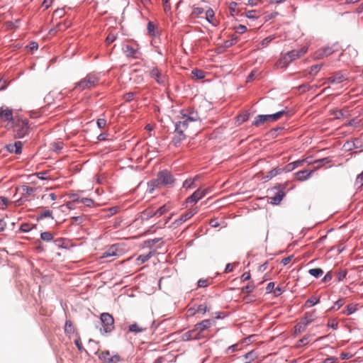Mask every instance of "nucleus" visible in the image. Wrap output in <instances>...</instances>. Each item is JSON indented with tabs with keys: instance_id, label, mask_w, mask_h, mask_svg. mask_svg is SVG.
<instances>
[{
	"instance_id": "45",
	"label": "nucleus",
	"mask_w": 363,
	"mask_h": 363,
	"mask_svg": "<svg viewBox=\"0 0 363 363\" xmlns=\"http://www.w3.org/2000/svg\"><path fill=\"white\" fill-rule=\"evenodd\" d=\"M99 357L100 359L104 361L105 362L108 363L109 359L111 357L109 351L107 350V351H105V352H102L99 354Z\"/></svg>"
},
{
	"instance_id": "27",
	"label": "nucleus",
	"mask_w": 363,
	"mask_h": 363,
	"mask_svg": "<svg viewBox=\"0 0 363 363\" xmlns=\"http://www.w3.org/2000/svg\"><path fill=\"white\" fill-rule=\"evenodd\" d=\"M308 274L315 278H319L323 274V270L320 268H313L308 270Z\"/></svg>"
},
{
	"instance_id": "7",
	"label": "nucleus",
	"mask_w": 363,
	"mask_h": 363,
	"mask_svg": "<svg viewBox=\"0 0 363 363\" xmlns=\"http://www.w3.org/2000/svg\"><path fill=\"white\" fill-rule=\"evenodd\" d=\"M100 320L102 324L101 333H111L114 329V318L108 313H102L100 315Z\"/></svg>"
},
{
	"instance_id": "58",
	"label": "nucleus",
	"mask_w": 363,
	"mask_h": 363,
	"mask_svg": "<svg viewBox=\"0 0 363 363\" xmlns=\"http://www.w3.org/2000/svg\"><path fill=\"white\" fill-rule=\"evenodd\" d=\"M347 274V270H342V271L339 272L337 274V281H342L346 277Z\"/></svg>"
},
{
	"instance_id": "17",
	"label": "nucleus",
	"mask_w": 363,
	"mask_h": 363,
	"mask_svg": "<svg viewBox=\"0 0 363 363\" xmlns=\"http://www.w3.org/2000/svg\"><path fill=\"white\" fill-rule=\"evenodd\" d=\"M122 50L125 53V55L127 57H132V58H135V59L138 58V49L134 48L133 46H131L128 44L123 45Z\"/></svg>"
},
{
	"instance_id": "37",
	"label": "nucleus",
	"mask_w": 363,
	"mask_h": 363,
	"mask_svg": "<svg viewBox=\"0 0 363 363\" xmlns=\"http://www.w3.org/2000/svg\"><path fill=\"white\" fill-rule=\"evenodd\" d=\"M147 32H148L150 35H151V36H155L156 35L155 26L153 22L149 21L147 23Z\"/></svg>"
},
{
	"instance_id": "21",
	"label": "nucleus",
	"mask_w": 363,
	"mask_h": 363,
	"mask_svg": "<svg viewBox=\"0 0 363 363\" xmlns=\"http://www.w3.org/2000/svg\"><path fill=\"white\" fill-rule=\"evenodd\" d=\"M303 162H304L303 160H296L291 163H289L288 164L285 165L284 167H282L284 170V173H288V172L293 171L294 169L297 168L301 164H302L303 163Z\"/></svg>"
},
{
	"instance_id": "16",
	"label": "nucleus",
	"mask_w": 363,
	"mask_h": 363,
	"mask_svg": "<svg viewBox=\"0 0 363 363\" xmlns=\"http://www.w3.org/2000/svg\"><path fill=\"white\" fill-rule=\"evenodd\" d=\"M282 173H284V170L282 167L278 166L272 170L269 171L267 174L263 177L262 179L264 180V182H267L269 180H271L272 178L275 177L277 175L281 174Z\"/></svg>"
},
{
	"instance_id": "31",
	"label": "nucleus",
	"mask_w": 363,
	"mask_h": 363,
	"mask_svg": "<svg viewBox=\"0 0 363 363\" xmlns=\"http://www.w3.org/2000/svg\"><path fill=\"white\" fill-rule=\"evenodd\" d=\"M319 302H320L319 297L312 296L306 301L305 306L306 307H311V306H313L315 304L318 303Z\"/></svg>"
},
{
	"instance_id": "46",
	"label": "nucleus",
	"mask_w": 363,
	"mask_h": 363,
	"mask_svg": "<svg viewBox=\"0 0 363 363\" xmlns=\"http://www.w3.org/2000/svg\"><path fill=\"white\" fill-rule=\"evenodd\" d=\"M254 289H255V285L252 284H249L243 286L241 289V291H242V293H245V294H250L251 292H252Z\"/></svg>"
},
{
	"instance_id": "34",
	"label": "nucleus",
	"mask_w": 363,
	"mask_h": 363,
	"mask_svg": "<svg viewBox=\"0 0 363 363\" xmlns=\"http://www.w3.org/2000/svg\"><path fill=\"white\" fill-rule=\"evenodd\" d=\"M191 74L197 79H203L205 77L204 72L203 70H201V69H194L191 71Z\"/></svg>"
},
{
	"instance_id": "53",
	"label": "nucleus",
	"mask_w": 363,
	"mask_h": 363,
	"mask_svg": "<svg viewBox=\"0 0 363 363\" xmlns=\"http://www.w3.org/2000/svg\"><path fill=\"white\" fill-rule=\"evenodd\" d=\"M344 304V301L342 298L338 299L334 303V306L330 308V310L337 311L340 309Z\"/></svg>"
},
{
	"instance_id": "28",
	"label": "nucleus",
	"mask_w": 363,
	"mask_h": 363,
	"mask_svg": "<svg viewBox=\"0 0 363 363\" xmlns=\"http://www.w3.org/2000/svg\"><path fill=\"white\" fill-rule=\"evenodd\" d=\"M45 218H51L52 219H54V218L52 215V211L50 210H45V211L40 213L39 214H38V216L36 217V220L38 221H39Z\"/></svg>"
},
{
	"instance_id": "13",
	"label": "nucleus",
	"mask_w": 363,
	"mask_h": 363,
	"mask_svg": "<svg viewBox=\"0 0 363 363\" xmlns=\"http://www.w3.org/2000/svg\"><path fill=\"white\" fill-rule=\"evenodd\" d=\"M196 213V210H191V211H189L182 214L178 219L175 220L172 223V226L173 228L179 227L184 222H185L186 220L190 219Z\"/></svg>"
},
{
	"instance_id": "26",
	"label": "nucleus",
	"mask_w": 363,
	"mask_h": 363,
	"mask_svg": "<svg viewBox=\"0 0 363 363\" xmlns=\"http://www.w3.org/2000/svg\"><path fill=\"white\" fill-rule=\"evenodd\" d=\"M238 41V37L235 35V34H233L231 35V38L230 40H225L224 42V47L226 48H228L233 45H234L235 44H236Z\"/></svg>"
},
{
	"instance_id": "9",
	"label": "nucleus",
	"mask_w": 363,
	"mask_h": 363,
	"mask_svg": "<svg viewBox=\"0 0 363 363\" xmlns=\"http://www.w3.org/2000/svg\"><path fill=\"white\" fill-rule=\"evenodd\" d=\"M314 320L313 313H306L301 321L295 326V334L299 335L305 331L306 326Z\"/></svg>"
},
{
	"instance_id": "30",
	"label": "nucleus",
	"mask_w": 363,
	"mask_h": 363,
	"mask_svg": "<svg viewBox=\"0 0 363 363\" xmlns=\"http://www.w3.org/2000/svg\"><path fill=\"white\" fill-rule=\"evenodd\" d=\"M128 330L131 333H139L145 330V328L139 327V325L135 323L128 326Z\"/></svg>"
},
{
	"instance_id": "12",
	"label": "nucleus",
	"mask_w": 363,
	"mask_h": 363,
	"mask_svg": "<svg viewBox=\"0 0 363 363\" xmlns=\"http://www.w3.org/2000/svg\"><path fill=\"white\" fill-rule=\"evenodd\" d=\"M150 76L155 79L156 82L161 85H164L166 82V78L165 76L162 75L161 74L160 70L158 69L157 67H154L150 71Z\"/></svg>"
},
{
	"instance_id": "14",
	"label": "nucleus",
	"mask_w": 363,
	"mask_h": 363,
	"mask_svg": "<svg viewBox=\"0 0 363 363\" xmlns=\"http://www.w3.org/2000/svg\"><path fill=\"white\" fill-rule=\"evenodd\" d=\"M196 328L194 327L192 330H190L184 333L182 335V340L183 341H189L191 340H200L203 337L201 335H199L196 331Z\"/></svg>"
},
{
	"instance_id": "42",
	"label": "nucleus",
	"mask_w": 363,
	"mask_h": 363,
	"mask_svg": "<svg viewBox=\"0 0 363 363\" xmlns=\"http://www.w3.org/2000/svg\"><path fill=\"white\" fill-rule=\"evenodd\" d=\"M183 187L184 188H194L196 187L194 179H187L183 182Z\"/></svg>"
},
{
	"instance_id": "41",
	"label": "nucleus",
	"mask_w": 363,
	"mask_h": 363,
	"mask_svg": "<svg viewBox=\"0 0 363 363\" xmlns=\"http://www.w3.org/2000/svg\"><path fill=\"white\" fill-rule=\"evenodd\" d=\"M116 249L114 247V245H112L107 251L104 252L103 257H108L111 256L116 255Z\"/></svg>"
},
{
	"instance_id": "39",
	"label": "nucleus",
	"mask_w": 363,
	"mask_h": 363,
	"mask_svg": "<svg viewBox=\"0 0 363 363\" xmlns=\"http://www.w3.org/2000/svg\"><path fill=\"white\" fill-rule=\"evenodd\" d=\"M161 240V238L149 239L145 241V245L146 247H152L156 243L159 242Z\"/></svg>"
},
{
	"instance_id": "33",
	"label": "nucleus",
	"mask_w": 363,
	"mask_h": 363,
	"mask_svg": "<svg viewBox=\"0 0 363 363\" xmlns=\"http://www.w3.org/2000/svg\"><path fill=\"white\" fill-rule=\"evenodd\" d=\"M361 143V141H359L358 139H356L355 141H347L345 145H344V147H347L348 150H352V148H356V149H358L359 147H358V145L357 143Z\"/></svg>"
},
{
	"instance_id": "54",
	"label": "nucleus",
	"mask_w": 363,
	"mask_h": 363,
	"mask_svg": "<svg viewBox=\"0 0 363 363\" xmlns=\"http://www.w3.org/2000/svg\"><path fill=\"white\" fill-rule=\"evenodd\" d=\"M357 310V308L356 307V305L349 304L347 306L346 314L348 315H351V314L354 313V312H356Z\"/></svg>"
},
{
	"instance_id": "60",
	"label": "nucleus",
	"mask_w": 363,
	"mask_h": 363,
	"mask_svg": "<svg viewBox=\"0 0 363 363\" xmlns=\"http://www.w3.org/2000/svg\"><path fill=\"white\" fill-rule=\"evenodd\" d=\"M28 199V197L26 196H23L17 199L16 201H15V205L16 206H21L23 205L26 201H27Z\"/></svg>"
},
{
	"instance_id": "57",
	"label": "nucleus",
	"mask_w": 363,
	"mask_h": 363,
	"mask_svg": "<svg viewBox=\"0 0 363 363\" xmlns=\"http://www.w3.org/2000/svg\"><path fill=\"white\" fill-rule=\"evenodd\" d=\"M9 203V199L4 196H0V208L4 209Z\"/></svg>"
},
{
	"instance_id": "49",
	"label": "nucleus",
	"mask_w": 363,
	"mask_h": 363,
	"mask_svg": "<svg viewBox=\"0 0 363 363\" xmlns=\"http://www.w3.org/2000/svg\"><path fill=\"white\" fill-rule=\"evenodd\" d=\"M335 82L337 84L342 82L346 78L341 72H337L334 74Z\"/></svg>"
},
{
	"instance_id": "6",
	"label": "nucleus",
	"mask_w": 363,
	"mask_h": 363,
	"mask_svg": "<svg viewBox=\"0 0 363 363\" xmlns=\"http://www.w3.org/2000/svg\"><path fill=\"white\" fill-rule=\"evenodd\" d=\"M287 187V184H277L272 189L271 191L277 190V191L275 193V195L273 196L269 197L270 203L272 205L277 206L280 204L281 201L284 199V197L286 196V193L284 190Z\"/></svg>"
},
{
	"instance_id": "19",
	"label": "nucleus",
	"mask_w": 363,
	"mask_h": 363,
	"mask_svg": "<svg viewBox=\"0 0 363 363\" xmlns=\"http://www.w3.org/2000/svg\"><path fill=\"white\" fill-rule=\"evenodd\" d=\"M181 113L183 116V121H187L188 124L189 121H197L200 119V117L197 111H188V113H184V111L182 110L181 111Z\"/></svg>"
},
{
	"instance_id": "15",
	"label": "nucleus",
	"mask_w": 363,
	"mask_h": 363,
	"mask_svg": "<svg viewBox=\"0 0 363 363\" xmlns=\"http://www.w3.org/2000/svg\"><path fill=\"white\" fill-rule=\"evenodd\" d=\"M215 321L212 319H205L200 323H196L194 325V328H196V331L199 335H201V333L206 330H207L209 327H211Z\"/></svg>"
},
{
	"instance_id": "43",
	"label": "nucleus",
	"mask_w": 363,
	"mask_h": 363,
	"mask_svg": "<svg viewBox=\"0 0 363 363\" xmlns=\"http://www.w3.org/2000/svg\"><path fill=\"white\" fill-rule=\"evenodd\" d=\"M214 17V11L212 9H208L206 11V20L209 23L213 24L212 18Z\"/></svg>"
},
{
	"instance_id": "62",
	"label": "nucleus",
	"mask_w": 363,
	"mask_h": 363,
	"mask_svg": "<svg viewBox=\"0 0 363 363\" xmlns=\"http://www.w3.org/2000/svg\"><path fill=\"white\" fill-rule=\"evenodd\" d=\"M333 279V273L331 271L328 272L323 277L322 281L324 283L330 281Z\"/></svg>"
},
{
	"instance_id": "44",
	"label": "nucleus",
	"mask_w": 363,
	"mask_h": 363,
	"mask_svg": "<svg viewBox=\"0 0 363 363\" xmlns=\"http://www.w3.org/2000/svg\"><path fill=\"white\" fill-rule=\"evenodd\" d=\"M21 189L23 191V193H22L23 196H25V194L30 195L35 190L34 188L30 187L27 185H23L21 186Z\"/></svg>"
},
{
	"instance_id": "32",
	"label": "nucleus",
	"mask_w": 363,
	"mask_h": 363,
	"mask_svg": "<svg viewBox=\"0 0 363 363\" xmlns=\"http://www.w3.org/2000/svg\"><path fill=\"white\" fill-rule=\"evenodd\" d=\"M40 239L45 242H50L53 240V235L50 232L45 231L40 233Z\"/></svg>"
},
{
	"instance_id": "40",
	"label": "nucleus",
	"mask_w": 363,
	"mask_h": 363,
	"mask_svg": "<svg viewBox=\"0 0 363 363\" xmlns=\"http://www.w3.org/2000/svg\"><path fill=\"white\" fill-rule=\"evenodd\" d=\"M143 215L146 216V219H149L154 216H157L156 211L152 208H147L143 212Z\"/></svg>"
},
{
	"instance_id": "38",
	"label": "nucleus",
	"mask_w": 363,
	"mask_h": 363,
	"mask_svg": "<svg viewBox=\"0 0 363 363\" xmlns=\"http://www.w3.org/2000/svg\"><path fill=\"white\" fill-rule=\"evenodd\" d=\"M331 162V160L330 157H323L321 159H318L314 161V163L318 164V167H322L326 164H328Z\"/></svg>"
},
{
	"instance_id": "47",
	"label": "nucleus",
	"mask_w": 363,
	"mask_h": 363,
	"mask_svg": "<svg viewBox=\"0 0 363 363\" xmlns=\"http://www.w3.org/2000/svg\"><path fill=\"white\" fill-rule=\"evenodd\" d=\"M323 65H314L310 67L309 74H317L321 69Z\"/></svg>"
},
{
	"instance_id": "64",
	"label": "nucleus",
	"mask_w": 363,
	"mask_h": 363,
	"mask_svg": "<svg viewBox=\"0 0 363 363\" xmlns=\"http://www.w3.org/2000/svg\"><path fill=\"white\" fill-rule=\"evenodd\" d=\"M121 361V357L118 354H115L110 357L108 363H118Z\"/></svg>"
},
{
	"instance_id": "4",
	"label": "nucleus",
	"mask_w": 363,
	"mask_h": 363,
	"mask_svg": "<svg viewBox=\"0 0 363 363\" xmlns=\"http://www.w3.org/2000/svg\"><path fill=\"white\" fill-rule=\"evenodd\" d=\"M98 82L99 78L96 75L89 74L86 77L77 82L74 89L79 91L85 89H91L98 84Z\"/></svg>"
},
{
	"instance_id": "29",
	"label": "nucleus",
	"mask_w": 363,
	"mask_h": 363,
	"mask_svg": "<svg viewBox=\"0 0 363 363\" xmlns=\"http://www.w3.org/2000/svg\"><path fill=\"white\" fill-rule=\"evenodd\" d=\"M250 114L249 113H244L238 115L236 117V123L238 125L242 124L243 122L247 121L250 118Z\"/></svg>"
},
{
	"instance_id": "22",
	"label": "nucleus",
	"mask_w": 363,
	"mask_h": 363,
	"mask_svg": "<svg viewBox=\"0 0 363 363\" xmlns=\"http://www.w3.org/2000/svg\"><path fill=\"white\" fill-rule=\"evenodd\" d=\"M336 45L333 46H325L320 49L319 50L320 53L319 55L320 56H328L335 52L337 50V48H335Z\"/></svg>"
},
{
	"instance_id": "3",
	"label": "nucleus",
	"mask_w": 363,
	"mask_h": 363,
	"mask_svg": "<svg viewBox=\"0 0 363 363\" xmlns=\"http://www.w3.org/2000/svg\"><path fill=\"white\" fill-rule=\"evenodd\" d=\"M306 52V49L301 48V50H293L288 52L285 55L281 57L277 62V66L279 68H284L287 67L289 63L300 57L301 55Z\"/></svg>"
},
{
	"instance_id": "23",
	"label": "nucleus",
	"mask_w": 363,
	"mask_h": 363,
	"mask_svg": "<svg viewBox=\"0 0 363 363\" xmlns=\"http://www.w3.org/2000/svg\"><path fill=\"white\" fill-rule=\"evenodd\" d=\"M147 186H148V191L150 194L152 193L155 189L162 186L160 182V180H158L157 176L156 179H153L150 180L147 183Z\"/></svg>"
},
{
	"instance_id": "10",
	"label": "nucleus",
	"mask_w": 363,
	"mask_h": 363,
	"mask_svg": "<svg viewBox=\"0 0 363 363\" xmlns=\"http://www.w3.org/2000/svg\"><path fill=\"white\" fill-rule=\"evenodd\" d=\"M207 193V189H198L186 199V202L196 203L199 200L203 199L206 195Z\"/></svg>"
},
{
	"instance_id": "50",
	"label": "nucleus",
	"mask_w": 363,
	"mask_h": 363,
	"mask_svg": "<svg viewBox=\"0 0 363 363\" xmlns=\"http://www.w3.org/2000/svg\"><path fill=\"white\" fill-rule=\"evenodd\" d=\"M313 88V86H311L309 84H302L298 86V90L301 92H306L312 90Z\"/></svg>"
},
{
	"instance_id": "52",
	"label": "nucleus",
	"mask_w": 363,
	"mask_h": 363,
	"mask_svg": "<svg viewBox=\"0 0 363 363\" xmlns=\"http://www.w3.org/2000/svg\"><path fill=\"white\" fill-rule=\"evenodd\" d=\"M20 230L24 233H28L32 230L30 224L28 223H23L20 226Z\"/></svg>"
},
{
	"instance_id": "63",
	"label": "nucleus",
	"mask_w": 363,
	"mask_h": 363,
	"mask_svg": "<svg viewBox=\"0 0 363 363\" xmlns=\"http://www.w3.org/2000/svg\"><path fill=\"white\" fill-rule=\"evenodd\" d=\"M274 38L272 35L270 36H268L265 38H264L262 42H261V45L263 46V47H266L269 45V43H271V41L274 39Z\"/></svg>"
},
{
	"instance_id": "35",
	"label": "nucleus",
	"mask_w": 363,
	"mask_h": 363,
	"mask_svg": "<svg viewBox=\"0 0 363 363\" xmlns=\"http://www.w3.org/2000/svg\"><path fill=\"white\" fill-rule=\"evenodd\" d=\"M152 256V253L150 252L146 255H140L138 258V264H143L147 262L151 257Z\"/></svg>"
},
{
	"instance_id": "36",
	"label": "nucleus",
	"mask_w": 363,
	"mask_h": 363,
	"mask_svg": "<svg viewBox=\"0 0 363 363\" xmlns=\"http://www.w3.org/2000/svg\"><path fill=\"white\" fill-rule=\"evenodd\" d=\"M169 210V207L167 204H164V205L160 206L158 209H157L155 211L157 216L160 217V216H162L163 214L167 213Z\"/></svg>"
},
{
	"instance_id": "20",
	"label": "nucleus",
	"mask_w": 363,
	"mask_h": 363,
	"mask_svg": "<svg viewBox=\"0 0 363 363\" xmlns=\"http://www.w3.org/2000/svg\"><path fill=\"white\" fill-rule=\"evenodd\" d=\"M313 172V170L303 169L296 172L295 175L298 181L303 182L310 178Z\"/></svg>"
},
{
	"instance_id": "61",
	"label": "nucleus",
	"mask_w": 363,
	"mask_h": 363,
	"mask_svg": "<svg viewBox=\"0 0 363 363\" xmlns=\"http://www.w3.org/2000/svg\"><path fill=\"white\" fill-rule=\"evenodd\" d=\"M355 184L359 185V186H362L363 185V171L357 176Z\"/></svg>"
},
{
	"instance_id": "24",
	"label": "nucleus",
	"mask_w": 363,
	"mask_h": 363,
	"mask_svg": "<svg viewBox=\"0 0 363 363\" xmlns=\"http://www.w3.org/2000/svg\"><path fill=\"white\" fill-rule=\"evenodd\" d=\"M75 331L74 325L70 320H67L65 324V334L70 335Z\"/></svg>"
},
{
	"instance_id": "51",
	"label": "nucleus",
	"mask_w": 363,
	"mask_h": 363,
	"mask_svg": "<svg viewBox=\"0 0 363 363\" xmlns=\"http://www.w3.org/2000/svg\"><path fill=\"white\" fill-rule=\"evenodd\" d=\"M80 203L84 204L87 207H91L93 206L94 201L93 199L89 198H82L80 200Z\"/></svg>"
},
{
	"instance_id": "55",
	"label": "nucleus",
	"mask_w": 363,
	"mask_h": 363,
	"mask_svg": "<svg viewBox=\"0 0 363 363\" xmlns=\"http://www.w3.org/2000/svg\"><path fill=\"white\" fill-rule=\"evenodd\" d=\"M311 335H305L301 339L298 340L299 344L297 345V347H300L301 345H307L310 341Z\"/></svg>"
},
{
	"instance_id": "56",
	"label": "nucleus",
	"mask_w": 363,
	"mask_h": 363,
	"mask_svg": "<svg viewBox=\"0 0 363 363\" xmlns=\"http://www.w3.org/2000/svg\"><path fill=\"white\" fill-rule=\"evenodd\" d=\"M239 344H234L230 346H229L225 351V354H228L230 352H233L239 350L238 348Z\"/></svg>"
},
{
	"instance_id": "1",
	"label": "nucleus",
	"mask_w": 363,
	"mask_h": 363,
	"mask_svg": "<svg viewBox=\"0 0 363 363\" xmlns=\"http://www.w3.org/2000/svg\"><path fill=\"white\" fill-rule=\"evenodd\" d=\"M12 125L15 138H23L30 133V128L29 121L27 118H16L12 123Z\"/></svg>"
},
{
	"instance_id": "48",
	"label": "nucleus",
	"mask_w": 363,
	"mask_h": 363,
	"mask_svg": "<svg viewBox=\"0 0 363 363\" xmlns=\"http://www.w3.org/2000/svg\"><path fill=\"white\" fill-rule=\"evenodd\" d=\"M283 127H277L272 128L267 133V135L272 138H276L277 136V132L283 130Z\"/></svg>"
},
{
	"instance_id": "8",
	"label": "nucleus",
	"mask_w": 363,
	"mask_h": 363,
	"mask_svg": "<svg viewBox=\"0 0 363 363\" xmlns=\"http://www.w3.org/2000/svg\"><path fill=\"white\" fill-rule=\"evenodd\" d=\"M157 176L158 177V180H160V184L162 186H168V185H173L175 182V179L174 178V176L167 169H163L160 171Z\"/></svg>"
},
{
	"instance_id": "18",
	"label": "nucleus",
	"mask_w": 363,
	"mask_h": 363,
	"mask_svg": "<svg viewBox=\"0 0 363 363\" xmlns=\"http://www.w3.org/2000/svg\"><path fill=\"white\" fill-rule=\"evenodd\" d=\"M22 143L21 141H16L14 143H10L6 145V149L11 153L16 155L21 154L22 152Z\"/></svg>"
},
{
	"instance_id": "25",
	"label": "nucleus",
	"mask_w": 363,
	"mask_h": 363,
	"mask_svg": "<svg viewBox=\"0 0 363 363\" xmlns=\"http://www.w3.org/2000/svg\"><path fill=\"white\" fill-rule=\"evenodd\" d=\"M257 354L255 350H251L246 354L243 355V357L245 359H248L247 361L245 362L244 363H251L252 361H254L257 358Z\"/></svg>"
},
{
	"instance_id": "5",
	"label": "nucleus",
	"mask_w": 363,
	"mask_h": 363,
	"mask_svg": "<svg viewBox=\"0 0 363 363\" xmlns=\"http://www.w3.org/2000/svg\"><path fill=\"white\" fill-rule=\"evenodd\" d=\"M287 114V112L285 110L279 111L277 113L272 114H267L262 115L259 114L256 116L252 125L256 127H259L262 124L268 122V121H276L282 117L284 115Z\"/></svg>"
},
{
	"instance_id": "59",
	"label": "nucleus",
	"mask_w": 363,
	"mask_h": 363,
	"mask_svg": "<svg viewBox=\"0 0 363 363\" xmlns=\"http://www.w3.org/2000/svg\"><path fill=\"white\" fill-rule=\"evenodd\" d=\"M63 147V143L61 142L53 143L52 144V149L54 151H59Z\"/></svg>"
},
{
	"instance_id": "11",
	"label": "nucleus",
	"mask_w": 363,
	"mask_h": 363,
	"mask_svg": "<svg viewBox=\"0 0 363 363\" xmlns=\"http://www.w3.org/2000/svg\"><path fill=\"white\" fill-rule=\"evenodd\" d=\"M0 119L4 121H9L12 123L16 120V118H13V110L8 107H1Z\"/></svg>"
},
{
	"instance_id": "2",
	"label": "nucleus",
	"mask_w": 363,
	"mask_h": 363,
	"mask_svg": "<svg viewBox=\"0 0 363 363\" xmlns=\"http://www.w3.org/2000/svg\"><path fill=\"white\" fill-rule=\"evenodd\" d=\"M189 124L187 121H179L174 123V135L172 140V143L175 147H179L181 143L186 138L184 132L186 130Z\"/></svg>"
}]
</instances>
